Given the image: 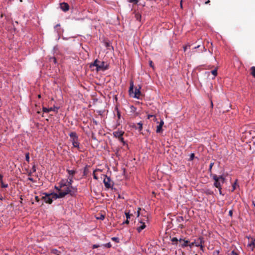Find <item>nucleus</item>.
<instances>
[{
  "label": "nucleus",
  "mask_w": 255,
  "mask_h": 255,
  "mask_svg": "<svg viewBox=\"0 0 255 255\" xmlns=\"http://www.w3.org/2000/svg\"><path fill=\"white\" fill-rule=\"evenodd\" d=\"M93 67H96L97 71H105L109 68L108 65L105 64V62L100 61L98 59H96L93 63L90 64V67L92 68Z\"/></svg>",
  "instance_id": "obj_1"
},
{
  "label": "nucleus",
  "mask_w": 255,
  "mask_h": 255,
  "mask_svg": "<svg viewBox=\"0 0 255 255\" xmlns=\"http://www.w3.org/2000/svg\"><path fill=\"white\" fill-rule=\"evenodd\" d=\"M61 193H67V195L70 194L71 196H74L77 192V188L75 187L72 186V185H68L66 183V185L61 189Z\"/></svg>",
  "instance_id": "obj_2"
},
{
  "label": "nucleus",
  "mask_w": 255,
  "mask_h": 255,
  "mask_svg": "<svg viewBox=\"0 0 255 255\" xmlns=\"http://www.w3.org/2000/svg\"><path fill=\"white\" fill-rule=\"evenodd\" d=\"M213 179L214 180V186L219 189L220 191V194H221V184H223L225 182V178L223 177V176H218L216 174H214L213 175Z\"/></svg>",
  "instance_id": "obj_3"
},
{
  "label": "nucleus",
  "mask_w": 255,
  "mask_h": 255,
  "mask_svg": "<svg viewBox=\"0 0 255 255\" xmlns=\"http://www.w3.org/2000/svg\"><path fill=\"white\" fill-rule=\"evenodd\" d=\"M133 82L131 81L130 82V87L129 89V95H131V94H133V97L134 98L139 99L141 95V92L140 91L141 87L139 86L138 88H136L134 91H133Z\"/></svg>",
  "instance_id": "obj_4"
},
{
  "label": "nucleus",
  "mask_w": 255,
  "mask_h": 255,
  "mask_svg": "<svg viewBox=\"0 0 255 255\" xmlns=\"http://www.w3.org/2000/svg\"><path fill=\"white\" fill-rule=\"evenodd\" d=\"M66 171L68 173L69 176L67 181H65V182L68 183L69 185H72V183L73 182V176L75 175L76 172L74 170H70L68 169L66 170Z\"/></svg>",
  "instance_id": "obj_5"
},
{
  "label": "nucleus",
  "mask_w": 255,
  "mask_h": 255,
  "mask_svg": "<svg viewBox=\"0 0 255 255\" xmlns=\"http://www.w3.org/2000/svg\"><path fill=\"white\" fill-rule=\"evenodd\" d=\"M67 193L66 192L61 193L59 192L58 194L53 193L50 194L51 196H52V199H56L57 198H61L64 197L66 195H67Z\"/></svg>",
  "instance_id": "obj_6"
},
{
  "label": "nucleus",
  "mask_w": 255,
  "mask_h": 255,
  "mask_svg": "<svg viewBox=\"0 0 255 255\" xmlns=\"http://www.w3.org/2000/svg\"><path fill=\"white\" fill-rule=\"evenodd\" d=\"M45 195L44 196L42 197V199L44 201V202L46 203L51 204L52 203L53 200L52 197H51L50 194H48L47 193H44Z\"/></svg>",
  "instance_id": "obj_7"
},
{
  "label": "nucleus",
  "mask_w": 255,
  "mask_h": 255,
  "mask_svg": "<svg viewBox=\"0 0 255 255\" xmlns=\"http://www.w3.org/2000/svg\"><path fill=\"white\" fill-rule=\"evenodd\" d=\"M104 177L103 182L105 184V186L107 188H110L111 187V185L110 184L111 179L110 177H107V176L105 175H103Z\"/></svg>",
  "instance_id": "obj_8"
},
{
  "label": "nucleus",
  "mask_w": 255,
  "mask_h": 255,
  "mask_svg": "<svg viewBox=\"0 0 255 255\" xmlns=\"http://www.w3.org/2000/svg\"><path fill=\"white\" fill-rule=\"evenodd\" d=\"M59 186H55V188L56 190L59 191V192L61 191V189L64 188L65 185H66V182H65V181L64 180H62L60 181L59 183Z\"/></svg>",
  "instance_id": "obj_9"
},
{
  "label": "nucleus",
  "mask_w": 255,
  "mask_h": 255,
  "mask_svg": "<svg viewBox=\"0 0 255 255\" xmlns=\"http://www.w3.org/2000/svg\"><path fill=\"white\" fill-rule=\"evenodd\" d=\"M124 133H125L124 131H123L122 130H118L115 131L113 132V135L114 137L118 138L121 136H123Z\"/></svg>",
  "instance_id": "obj_10"
},
{
  "label": "nucleus",
  "mask_w": 255,
  "mask_h": 255,
  "mask_svg": "<svg viewBox=\"0 0 255 255\" xmlns=\"http://www.w3.org/2000/svg\"><path fill=\"white\" fill-rule=\"evenodd\" d=\"M43 112L44 113H49L50 111H54L57 112L58 108L54 107L53 108H47L45 107H43L42 108Z\"/></svg>",
  "instance_id": "obj_11"
},
{
  "label": "nucleus",
  "mask_w": 255,
  "mask_h": 255,
  "mask_svg": "<svg viewBox=\"0 0 255 255\" xmlns=\"http://www.w3.org/2000/svg\"><path fill=\"white\" fill-rule=\"evenodd\" d=\"M179 242L180 243L182 248L188 246V243H189V241L183 240L181 239L179 240Z\"/></svg>",
  "instance_id": "obj_12"
},
{
  "label": "nucleus",
  "mask_w": 255,
  "mask_h": 255,
  "mask_svg": "<svg viewBox=\"0 0 255 255\" xmlns=\"http://www.w3.org/2000/svg\"><path fill=\"white\" fill-rule=\"evenodd\" d=\"M60 7L64 11H68L69 9L68 4L65 2L61 3L60 4Z\"/></svg>",
  "instance_id": "obj_13"
},
{
  "label": "nucleus",
  "mask_w": 255,
  "mask_h": 255,
  "mask_svg": "<svg viewBox=\"0 0 255 255\" xmlns=\"http://www.w3.org/2000/svg\"><path fill=\"white\" fill-rule=\"evenodd\" d=\"M139 224L140 225L137 228V231L139 233L142 230H143L146 227L145 223L143 222L142 221H140Z\"/></svg>",
  "instance_id": "obj_14"
},
{
  "label": "nucleus",
  "mask_w": 255,
  "mask_h": 255,
  "mask_svg": "<svg viewBox=\"0 0 255 255\" xmlns=\"http://www.w3.org/2000/svg\"><path fill=\"white\" fill-rule=\"evenodd\" d=\"M195 246L196 247H200L202 244H204L203 239L200 238L197 239V240L195 241L194 242Z\"/></svg>",
  "instance_id": "obj_15"
},
{
  "label": "nucleus",
  "mask_w": 255,
  "mask_h": 255,
  "mask_svg": "<svg viewBox=\"0 0 255 255\" xmlns=\"http://www.w3.org/2000/svg\"><path fill=\"white\" fill-rule=\"evenodd\" d=\"M164 124V122L163 120H161L159 123V125L156 128V132L160 133L162 131V127Z\"/></svg>",
  "instance_id": "obj_16"
},
{
  "label": "nucleus",
  "mask_w": 255,
  "mask_h": 255,
  "mask_svg": "<svg viewBox=\"0 0 255 255\" xmlns=\"http://www.w3.org/2000/svg\"><path fill=\"white\" fill-rule=\"evenodd\" d=\"M72 144L74 147L79 148V142H78V139H72L71 140Z\"/></svg>",
  "instance_id": "obj_17"
},
{
  "label": "nucleus",
  "mask_w": 255,
  "mask_h": 255,
  "mask_svg": "<svg viewBox=\"0 0 255 255\" xmlns=\"http://www.w3.org/2000/svg\"><path fill=\"white\" fill-rule=\"evenodd\" d=\"M69 136L72 139H78V136L77 135V134L75 132H71L69 133Z\"/></svg>",
  "instance_id": "obj_18"
},
{
  "label": "nucleus",
  "mask_w": 255,
  "mask_h": 255,
  "mask_svg": "<svg viewBox=\"0 0 255 255\" xmlns=\"http://www.w3.org/2000/svg\"><path fill=\"white\" fill-rule=\"evenodd\" d=\"M171 241L173 242L174 245H177L179 242V240L177 238L174 237L171 239Z\"/></svg>",
  "instance_id": "obj_19"
},
{
  "label": "nucleus",
  "mask_w": 255,
  "mask_h": 255,
  "mask_svg": "<svg viewBox=\"0 0 255 255\" xmlns=\"http://www.w3.org/2000/svg\"><path fill=\"white\" fill-rule=\"evenodd\" d=\"M251 74L252 76L255 78V67L253 66L251 68Z\"/></svg>",
  "instance_id": "obj_20"
},
{
  "label": "nucleus",
  "mask_w": 255,
  "mask_h": 255,
  "mask_svg": "<svg viewBox=\"0 0 255 255\" xmlns=\"http://www.w3.org/2000/svg\"><path fill=\"white\" fill-rule=\"evenodd\" d=\"M137 126L138 127L136 128L138 129L139 131H141L142 129V124L141 123H138Z\"/></svg>",
  "instance_id": "obj_21"
},
{
  "label": "nucleus",
  "mask_w": 255,
  "mask_h": 255,
  "mask_svg": "<svg viewBox=\"0 0 255 255\" xmlns=\"http://www.w3.org/2000/svg\"><path fill=\"white\" fill-rule=\"evenodd\" d=\"M119 140L123 143L124 145L126 144V142L124 140V139L123 136H121L119 138H118Z\"/></svg>",
  "instance_id": "obj_22"
},
{
  "label": "nucleus",
  "mask_w": 255,
  "mask_h": 255,
  "mask_svg": "<svg viewBox=\"0 0 255 255\" xmlns=\"http://www.w3.org/2000/svg\"><path fill=\"white\" fill-rule=\"evenodd\" d=\"M116 110H117V117H118V120H120V118H121V114H120V111H119L118 108H116Z\"/></svg>",
  "instance_id": "obj_23"
},
{
  "label": "nucleus",
  "mask_w": 255,
  "mask_h": 255,
  "mask_svg": "<svg viewBox=\"0 0 255 255\" xmlns=\"http://www.w3.org/2000/svg\"><path fill=\"white\" fill-rule=\"evenodd\" d=\"M1 184V187L2 188H7L8 187L7 184H4L3 181L2 182H0Z\"/></svg>",
  "instance_id": "obj_24"
},
{
  "label": "nucleus",
  "mask_w": 255,
  "mask_h": 255,
  "mask_svg": "<svg viewBox=\"0 0 255 255\" xmlns=\"http://www.w3.org/2000/svg\"><path fill=\"white\" fill-rule=\"evenodd\" d=\"M195 157V154L194 153H191L190 155V158L189 159V160L190 161H192L193 160V159Z\"/></svg>",
  "instance_id": "obj_25"
},
{
  "label": "nucleus",
  "mask_w": 255,
  "mask_h": 255,
  "mask_svg": "<svg viewBox=\"0 0 255 255\" xmlns=\"http://www.w3.org/2000/svg\"><path fill=\"white\" fill-rule=\"evenodd\" d=\"M25 159L27 162L29 161V153L28 152L25 154Z\"/></svg>",
  "instance_id": "obj_26"
},
{
  "label": "nucleus",
  "mask_w": 255,
  "mask_h": 255,
  "mask_svg": "<svg viewBox=\"0 0 255 255\" xmlns=\"http://www.w3.org/2000/svg\"><path fill=\"white\" fill-rule=\"evenodd\" d=\"M105 217L104 215L101 214L99 217H97V219L103 220L105 219Z\"/></svg>",
  "instance_id": "obj_27"
},
{
  "label": "nucleus",
  "mask_w": 255,
  "mask_h": 255,
  "mask_svg": "<svg viewBox=\"0 0 255 255\" xmlns=\"http://www.w3.org/2000/svg\"><path fill=\"white\" fill-rule=\"evenodd\" d=\"M212 74L215 77L217 75V69H214L211 71Z\"/></svg>",
  "instance_id": "obj_28"
},
{
  "label": "nucleus",
  "mask_w": 255,
  "mask_h": 255,
  "mask_svg": "<svg viewBox=\"0 0 255 255\" xmlns=\"http://www.w3.org/2000/svg\"><path fill=\"white\" fill-rule=\"evenodd\" d=\"M237 182V180H236V182L233 184V185L232 186V187H233L232 191H234L236 188Z\"/></svg>",
  "instance_id": "obj_29"
},
{
  "label": "nucleus",
  "mask_w": 255,
  "mask_h": 255,
  "mask_svg": "<svg viewBox=\"0 0 255 255\" xmlns=\"http://www.w3.org/2000/svg\"><path fill=\"white\" fill-rule=\"evenodd\" d=\"M128 1L129 2L134 3L135 4H137V2H138V0H128Z\"/></svg>",
  "instance_id": "obj_30"
},
{
  "label": "nucleus",
  "mask_w": 255,
  "mask_h": 255,
  "mask_svg": "<svg viewBox=\"0 0 255 255\" xmlns=\"http://www.w3.org/2000/svg\"><path fill=\"white\" fill-rule=\"evenodd\" d=\"M231 255H239L238 252L235 250H233L231 253Z\"/></svg>",
  "instance_id": "obj_31"
},
{
  "label": "nucleus",
  "mask_w": 255,
  "mask_h": 255,
  "mask_svg": "<svg viewBox=\"0 0 255 255\" xmlns=\"http://www.w3.org/2000/svg\"><path fill=\"white\" fill-rule=\"evenodd\" d=\"M125 214H126L127 219H129L130 218V216L132 215L131 214H130L129 213L126 212Z\"/></svg>",
  "instance_id": "obj_32"
},
{
  "label": "nucleus",
  "mask_w": 255,
  "mask_h": 255,
  "mask_svg": "<svg viewBox=\"0 0 255 255\" xmlns=\"http://www.w3.org/2000/svg\"><path fill=\"white\" fill-rule=\"evenodd\" d=\"M104 246L106 248H110L111 247L112 245H111V244L110 243H108L105 245H104Z\"/></svg>",
  "instance_id": "obj_33"
},
{
  "label": "nucleus",
  "mask_w": 255,
  "mask_h": 255,
  "mask_svg": "<svg viewBox=\"0 0 255 255\" xmlns=\"http://www.w3.org/2000/svg\"><path fill=\"white\" fill-rule=\"evenodd\" d=\"M219 253H220V252L219 250H216L213 252V255H219Z\"/></svg>",
  "instance_id": "obj_34"
},
{
  "label": "nucleus",
  "mask_w": 255,
  "mask_h": 255,
  "mask_svg": "<svg viewBox=\"0 0 255 255\" xmlns=\"http://www.w3.org/2000/svg\"><path fill=\"white\" fill-rule=\"evenodd\" d=\"M213 165H214V163H211L210 164L209 169V172H211V170H212V167H213Z\"/></svg>",
  "instance_id": "obj_35"
},
{
  "label": "nucleus",
  "mask_w": 255,
  "mask_h": 255,
  "mask_svg": "<svg viewBox=\"0 0 255 255\" xmlns=\"http://www.w3.org/2000/svg\"><path fill=\"white\" fill-rule=\"evenodd\" d=\"M96 170H95L93 172V177L96 180H97L98 179V177L97 176H96V174H95V172H96Z\"/></svg>",
  "instance_id": "obj_36"
},
{
  "label": "nucleus",
  "mask_w": 255,
  "mask_h": 255,
  "mask_svg": "<svg viewBox=\"0 0 255 255\" xmlns=\"http://www.w3.org/2000/svg\"><path fill=\"white\" fill-rule=\"evenodd\" d=\"M188 47H190V45H186V46H184L183 49H184V51H186V50H187Z\"/></svg>",
  "instance_id": "obj_37"
},
{
  "label": "nucleus",
  "mask_w": 255,
  "mask_h": 255,
  "mask_svg": "<svg viewBox=\"0 0 255 255\" xmlns=\"http://www.w3.org/2000/svg\"><path fill=\"white\" fill-rule=\"evenodd\" d=\"M195 246L194 242H192L191 244H188V246L190 247V248H192L193 246Z\"/></svg>",
  "instance_id": "obj_38"
},
{
  "label": "nucleus",
  "mask_w": 255,
  "mask_h": 255,
  "mask_svg": "<svg viewBox=\"0 0 255 255\" xmlns=\"http://www.w3.org/2000/svg\"><path fill=\"white\" fill-rule=\"evenodd\" d=\"M199 247H200V250L202 251V252H204V246H203V244H202Z\"/></svg>",
  "instance_id": "obj_39"
},
{
  "label": "nucleus",
  "mask_w": 255,
  "mask_h": 255,
  "mask_svg": "<svg viewBox=\"0 0 255 255\" xmlns=\"http://www.w3.org/2000/svg\"><path fill=\"white\" fill-rule=\"evenodd\" d=\"M58 252V251L57 250H53L52 251V253L53 254H56L57 255H59L58 254H57Z\"/></svg>",
  "instance_id": "obj_40"
},
{
  "label": "nucleus",
  "mask_w": 255,
  "mask_h": 255,
  "mask_svg": "<svg viewBox=\"0 0 255 255\" xmlns=\"http://www.w3.org/2000/svg\"><path fill=\"white\" fill-rule=\"evenodd\" d=\"M135 16H136V18L137 20H139L140 17H141V16L140 15H139V14H136Z\"/></svg>",
  "instance_id": "obj_41"
},
{
  "label": "nucleus",
  "mask_w": 255,
  "mask_h": 255,
  "mask_svg": "<svg viewBox=\"0 0 255 255\" xmlns=\"http://www.w3.org/2000/svg\"><path fill=\"white\" fill-rule=\"evenodd\" d=\"M112 240L113 241H116V242H118V238H116V237H113V238H112Z\"/></svg>",
  "instance_id": "obj_42"
},
{
  "label": "nucleus",
  "mask_w": 255,
  "mask_h": 255,
  "mask_svg": "<svg viewBox=\"0 0 255 255\" xmlns=\"http://www.w3.org/2000/svg\"><path fill=\"white\" fill-rule=\"evenodd\" d=\"M100 246L99 245H94L92 247V248L93 249H96V248H97L98 247H99Z\"/></svg>",
  "instance_id": "obj_43"
},
{
  "label": "nucleus",
  "mask_w": 255,
  "mask_h": 255,
  "mask_svg": "<svg viewBox=\"0 0 255 255\" xmlns=\"http://www.w3.org/2000/svg\"><path fill=\"white\" fill-rule=\"evenodd\" d=\"M35 200L36 202H38L39 201V197L37 196L35 197Z\"/></svg>",
  "instance_id": "obj_44"
},
{
  "label": "nucleus",
  "mask_w": 255,
  "mask_h": 255,
  "mask_svg": "<svg viewBox=\"0 0 255 255\" xmlns=\"http://www.w3.org/2000/svg\"><path fill=\"white\" fill-rule=\"evenodd\" d=\"M229 215L231 217L232 216V215H233V211L232 210H230V211L229 212Z\"/></svg>",
  "instance_id": "obj_45"
},
{
  "label": "nucleus",
  "mask_w": 255,
  "mask_h": 255,
  "mask_svg": "<svg viewBox=\"0 0 255 255\" xmlns=\"http://www.w3.org/2000/svg\"><path fill=\"white\" fill-rule=\"evenodd\" d=\"M51 60H53L54 63H56V59L55 57H53L51 58Z\"/></svg>",
  "instance_id": "obj_46"
},
{
  "label": "nucleus",
  "mask_w": 255,
  "mask_h": 255,
  "mask_svg": "<svg viewBox=\"0 0 255 255\" xmlns=\"http://www.w3.org/2000/svg\"><path fill=\"white\" fill-rule=\"evenodd\" d=\"M140 210V208H138V211H137V217H138L139 216V214H140V212L139 211Z\"/></svg>",
  "instance_id": "obj_47"
},
{
  "label": "nucleus",
  "mask_w": 255,
  "mask_h": 255,
  "mask_svg": "<svg viewBox=\"0 0 255 255\" xmlns=\"http://www.w3.org/2000/svg\"><path fill=\"white\" fill-rule=\"evenodd\" d=\"M3 176L1 174H0V182H2Z\"/></svg>",
  "instance_id": "obj_48"
},
{
  "label": "nucleus",
  "mask_w": 255,
  "mask_h": 255,
  "mask_svg": "<svg viewBox=\"0 0 255 255\" xmlns=\"http://www.w3.org/2000/svg\"><path fill=\"white\" fill-rule=\"evenodd\" d=\"M28 180H30V181H32V182H34V181L33 179L32 178H31V177H28Z\"/></svg>",
  "instance_id": "obj_49"
},
{
  "label": "nucleus",
  "mask_w": 255,
  "mask_h": 255,
  "mask_svg": "<svg viewBox=\"0 0 255 255\" xmlns=\"http://www.w3.org/2000/svg\"><path fill=\"white\" fill-rule=\"evenodd\" d=\"M32 170H33V172H35L36 171V167H35V166H33L32 167Z\"/></svg>",
  "instance_id": "obj_50"
},
{
  "label": "nucleus",
  "mask_w": 255,
  "mask_h": 255,
  "mask_svg": "<svg viewBox=\"0 0 255 255\" xmlns=\"http://www.w3.org/2000/svg\"><path fill=\"white\" fill-rule=\"evenodd\" d=\"M124 224L125 223V224H128L129 223V221H128V219H127L126 221L123 223Z\"/></svg>",
  "instance_id": "obj_51"
},
{
  "label": "nucleus",
  "mask_w": 255,
  "mask_h": 255,
  "mask_svg": "<svg viewBox=\"0 0 255 255\" xmlns=\"http://www.w3.org/2000/svg\"><path fill=\"white\" fill-rule=\"evenodd\" d=\"M210 0H208L207 1H206L205 2V3L206 4H209V3H210Z\"/></svg>",
  "instance_id": "obj_52"
},
{
  "label": "nucleus",
  "mask_w": 255,
  "mask_h": 255,
  "mask_svg": "<svg viewBox=\"0 0 255 255\" xmlns=\"http://www.w3.org/2000/svg\"><path fill=\"white\" fill-rule=\"evenodd\" d=\"M182 2H183V0H181V1H180V6H181V7H182Z\"/></svg>",
  "instance_id": "obj_53"
},
{
  "label": "nucleus",
  "mask_w": 255,
  "mask_h": 255,
  "mask_svg": "<svg viewBox=\"0 0 255 255\" xmlns=\"http://www.w3.org/2000/svg\"><path fill=\"white\" fill-rule=\"evenodd\" d=\"M154 117L153 115H148V119H149L150 117Z\"/></svg>",
  "instance_id": "obj_54"
},
{
  "label": "nucleus",
  "mask_w": 255,
  "mask_h": 255,
  "mask_svg": "<svg viewBox=\"0 0 255 255\" xmlns=\"http://www.w3.org/2000/svg\"><path fill=\"white\" fill-rule=\"evenodd\" d=\"M150 66H151V67H152V66H152V62L151 61L150 62Z\"/></svg>",
  "instance_id": "obj_55"
},
{
  "label": "nucleus",
  "mask_w": 255,
  "mask_h": 255,
  "mask_svg": "<svg viewBox=\"0 0 255 255\" xmlns=\"http://www.w3.org/2000/svg\"><path fill=\"white\" fill-rule=\"evenodd\" d=\"M199 46H200V45H198L197 46H196V47H195V49H196V48H199Z\"/></svg>",
  "instance_id": "obj_56"
},
{
  "label": "nucleus",
  "mask_w": 255,
  "mask_h": 255,
  "mask_svg": "<svg viewBox=\"0 0 255 255\" xmlns=\"http://www.w3.org/2000/svg\"><path fill=\"white\" fill-rule=\"evenodd\" d=\"M38 98H41V95H38Z\"/></svg>",
  "instance_id": "obj_57"
},
{
  "label": "nucleus",
  "mask_w": 255,
  "mask_h": 255,
  "mask_svg": "<svg viewBox=\"0 0 255 255\" xmlns=\"http://www.w3.org/2000/svg\"><path fill=\"white\" fill-rule=\"evenodd\" d=\"M213 103H212V102H211V107H213Z\"/></svg>",
  "instance_id": "obj_58"
},
{
  "label": "nucleus",
  "mask_w": 255,
  "mask_h": 255,
  "mask_svg": "<svg viewBox=\"0 0 255 255\" xmlns=\"http://www.w3.org/2000/svg\"><path fill=\"white\" fill-rule=\"evenodd\" d=\"M118 125H117V126L120 125V123H119L118 122Z\"/></svg>",
  "instance_id": "obj_59"
},
{
  "label": "nucleus",
  "mask_w": 255,
  "mask_h": 255,
  "mask_svg": "<svg viewBox=\"0 0 255 255\" xmlns=\"http://www.w3.org/2000/svg\"><path fill=\"white\" fill-rule=\"evenodd\" d=\"M94 122L95 123V124H97V122L96 121H94Z\"/></svg>",
  "instance_id": "obj_60"
},
{
  "label": "nucleus",
  "mask_w": 255,
  "mask_h": 255,
  "mask_svg": "<svg viewBox=\"0 0 255 255\" xmlns=\"http://www.w3.org/2000/svg\"><path fill=\"white\" fill-rule=\"evenodd\" d=\"M194 255H198L197 254H195Z\"/></svg>",
  "instance_id": "obj_61"
}]
</instances>
